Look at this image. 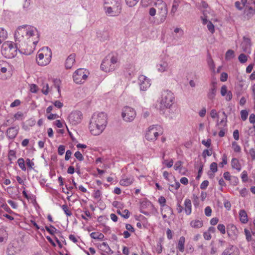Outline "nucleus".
<instances>
[{"label": "nucleus", "instance_id": "obj_1", "mask_svg": "<svg viewBox=\"0 0 255 255\" xmlns=\"http://www.w3.org/2000/svg\"><path fill=\"white\" fill-rule=\"evenodd\" d=\"M107 124V116L105 113H95L91 118L89 128L92 134L98 135L103 131Z\"/></svg>", "mask_w": 255, "mask_h": 255}, {"label": "nucleus", "instance_id": "obj_2", "mask_svg": "<svg viewBox=\"0 0 255 255\" xmlns=\"http://www.w3.org/2000/svg\"><path fill=\"white\" fill-rule=\"evenodd\" d=\"M104 8L107 14L118 15L122 10L121 0H104Z\"/></svg>", "mask_w": 255, "mask_h": 255}, {"label": "nucleus", "instance_id": "obj_3", "mask_svg": "<svg viewBox=\"0 0 255 255\" xmlns=\"http://www.w3.org/2000/svg\"><path fill=\"white\" fill-rule=\"evenodd\" d=\"M18 46L20 47V44L18 42H16L14 46L11 41L4 42L1 46V54L5 58H12L16 55Z\"/></svg>", "mask_w": 255, "mask_h": 255}, {"label": "nucleus", "instance_id": "obj_4", "mask_svg": "<svg viewBox=\"0 0 255 255\" xmlns=\"http://www.w3.org/2000/svg\"><path fill=\"white\" fill-rule=\"evenodd\" d=\"M118 58L115 56L108 55L103 60L101 69L106 72L114 71L117 66Z\"/></svg>", "mask_w": 255, "mask_h": 255}, {"label": "nucleus", "instance_id": "obj_5", "mask_svg": "<svg viewBox=\"0 0 255 255\" xmlns=\"http://www.w3.org/2000/svg\"><path fill=\"white\" fill-rule=\"evenodd\" d=\"M174 96L173 93L169 90H164L162 92L160 105L165 108H170L173 104Z\"/></svg>", "mask_w": 255, "mask_h": 255}, {"label": "nucleus", "instance_id": "obj_6", "mask_svg": "<svg viewBox=\"0 0 255 255\" xmlns=\"http://www.w3.org/2000/svg\"><path fill=\"white\" fill-rule=\"evenodd\" d=\"M42 50L45 53H40L38 54L37 62L39 65L45 66L47 65L51 61V52L48 48H43Z\"/></svg>", "mask_w": 255, "mask_h": 255}, {"label": "nucleus", "instance_id": "obj_7", "mask_svg": "<svg viewBox=\"0 0 255 255\" xmlns=\"http://www.w3.org/2000/svg\"><path fill=\"white\" fill-rule=\"evenodd\" d=\"M88 75V72L85 69H78L73 73V80L77 84L83 83L87 78Z\"/></svg>", "mask_w": 255, "mask_h": 255}, {"label": "nucleus", "instance_id": "obj_8", "mask_svg": "<svg viewBox=\"0 0 255 255\" xmlns=\"http://www.w3.org/2000/svg\"><path fill=\"white\" fill-rule=\"evenodd\" d=\"M135 116L136 112L133 108L126 106L123 109L122 117L125 121L131 122L134 119Z\"/></svg>", "mask_w": 255, "mask_h": 255}, {"label": "nucleus", "instance_id": "obj_9", "mask_svg": "<svg viewBox=\"0 0 255 255\" xmlns=\"http://www.w3.org/2000/svg\"><path fill=\"white\" fill-rule=\"evenodd\" d=\"M27 25L19 26L15 32L14 38L16 42H20L24 40L26 36Z\"/></svg>", "mask_w": 255, "mask_h": 255}, {"label": "nucleus", "instance_id": "obj_10", "mask_svg": "<svg viewBox=\"0 0 255 255\" xmlns=\"http://www.w3.org/2000/svg\"><path fill=\"white\" fill-rule=\"evenodd\" d=\"M158 126L157 125H152L148 128L146 131L145 137L147 140H155L157 139L159 133L157 131Z\"/></svg>", "mask_w": 255, "mask_h": 255}, {"label": "nucleus", "instance_id": "obj_11", "mask_svg": "<svg viewBox=\"0 0 255 255\" xmlns=\"http://www.w3.org/2000/svg\"><path fill=\"white\" fill-rule=\"evenodd\" d=\"M26 32H27V33H26V38L27 39L33 36H36V40L33 42V44L35 45L38 43L39 40V34L37 29L33 26L27 25Z\"/></svg>", "mask_w": 255, "mask_h": 255}, {"label": "nucleus", "instance_id": "obj_12", "mask_svg": "<svg viewBox=\"0 0 255 255\" xmlns=\"http://www.w3.org/2000/svg\"><path fill=\"white\" fill-rule=\"evenodd\" d=\"M82 118V113L79 111L72 112L68 117L69 122L73 125H76L80 123L81 121Z\"/></svg>", "mask_w": 255, "mask_h": 255}, {"label": "nucleus", "instance_id": "obj_13", "mask_svg": "<svg viewBox=\"0 0 255 255\" xmlns=\"http://www.w3.org/2000/svg\"><path fill=\"white\" fill-rule=\"evenodd\" d=\"M138 80L140 89L141 91H146L150 86V80L144 75H140Z\"/></svg>", "mask_w": 255, "mask_h": 255}, {"label": "nucleus", "instance_id": "obj_14", "mask_svg": "<svg viewBox=\"0 0 255 255\" xmlns=\"http://www.w3.org/2000/svg\"><path fill=\"white\" fill-rule=\"evenodd\" d=\"M251 41L250 38L244 36L243 41L241 44L242 48L244 52L250 54L251 53Z\"/></svg>", "mask_w": 255, "mask_h": 255}, {"label": "nucleus", "instance_id": "obj_15", "mask_svg": "<svg viewBox=\"0 0 255 255\" xmlns=\"http://www.w3.org/2000/svg\"><path fill=\"white\" fill-rule=\"evenodd\" d=\"M227 231L228 236L232 239L237 238L238 234V230L237 227L233 224H230L227 226Z\"/></svg>", "mask_w": 255, "mask_h": 255}, {"label": "nucleus", "instance_id": "obj_16", "mask_svg": "<svg viewBox=\"0 0 255 255\" xmlns=\"http://www.w3.org/2000/svg\"><path fill=\"white\" fill-rule=\"evenodd\" d=\"M18 130L19 127L18 126L8 128L6 131L7 138L10 139H13L17 135Z\"/></svg>", "mask_w": 255, "mask_h": 255}, {"label": "nucleus", "instance_id": "obj_17", "mask_svg": "<svg viewBox=\"0 0 255 255\" xmlns=\"http://www.w3.org/2000/svg\"><path fill=\"white\" fill-rule=\"evenodd\" d=\"M76 55L74 53L71 54L66 59L65 67L67 69H71L75 62Z\"/></svg>", "mask_w": 255, "mask_h": 255}, {"label": "nucleus", "instance_id": "obj_18", "mask_svg": "<svg viewBox=\"0 0 255 255\" xmlns=\"http://www.w3.org/2000/svg\"><path fill=\"white\" fill-rule=\"evenodd\" d=\"M154 5L157 7L158 11H162L165 10L168 11V8L166 3L162 0H157L154 3Z\"/></svg>", "mask_w": 255, "mask_h": 255}, {"label": "nucleus", "instance_id": "obj_19", "mask_svg": "<svg viewBox=\"0 0 255 255\" xmlns=\"http://www.w3.org/2000/svg\"><path fill=\"white\" fill-rule=\"evenodd\" d=\"M156 67L159 72H163L167 71L169 68V65L166 60H161L159 63L157 64Z\"/></svg>", "mask_w": 255, "mask_h": 255}, {"label": "nucleus", "instance_id": "obj_20", "mask_svg": "<svg viewBox=\"0 0 255 255\" xmlns=\"http://www.w3.org/2000/svg\"><path fill=\"white\" fill-rule=\"evenodd\" d=\"M184 210L187 215L191 214L192 212L191 201L189 199H186L184 201Z\"/></svg>", "mask_w": 255, "mask_h": 255}, {"label": "nucleus", "instance_id": "obj_21", "mask_svg": "<svg viewBox=\"0 0 255 255\" xmlns=\"http://www.w3.org/2000/svg\"><path fill=\"white\" fill-rule=\"evenodd\" d=\"M133 180V177L132 176L125 178H123L121 180L120 183L122 186H128L132 183Z\"/></svg>", "mask_w": 255, "mask_h": 255}, {"label": "nucleus", "instance_id": "obj_22", "mask_svg": "<svg viewBox=\"0 0 255 255\" xmlns=\"http://www.w3.org/2000/svg\"><path fill=\"white\" fill-rule=\"evenodd\" d=\"M231 166L233 169H236L238 171H240L242 169V166L239 160L236 158H233L231 161Z\"/></svg>", "mask_w": 255, "mask_h": 255}, {"label": "nucleus", "instance_id": "obj_23", "mask_svg": "<svg viewBox=\"0 0 255 255\" xmlns=\"http://www.w3.org/2000/svg\"><path fill=\"white\" fill-rule=\"evenodd\" d=\"M97 36L101 41H104L108 39L109 35L107 31H99L97 32Z\"/></svg>", "mask_w": 255, "mask_h": 255}, {"label": "nucleus", "instance_id": "obj_24", "mask_svg": "<svg viewBox=\"0 0 255 255\" xmlns=\"http://www.w3.org/2000/svg\"><path fill=\"white\" fill-rule=\"evenodd\" d=\"M240 221L242 223H247L248 221V216L246 212L244 210H240L239 212Z\"/></svg>", "mask_w": 255, "mask_h": 255}, {"label": "nucleus", "instance_id": "obj_25", "mask_svg": "<svg viewBox=\"0 0 255 255\" xmlns=\"http://www.w3.org/2000/svg\"><path fill=\"white\" fill-rule=\"evenodd\" d=\"M190 225L192 228L198 229L203 226V223L202 220H195L190 222Z\"/></svg>", "mask_w": 255, "mask_h": 255}, {"label": "nucleus", "instance_id": "obj_26", "mask_svg": "<svg viewBox=\"0 0 255 255\" xmlns=\"http://www.w3.org/2000/svg\"><path fill=\"white\" fill-rule=\"evenodd\" d=\"M168 11H165L164 10L162 11H158V15L159 16L158 24H161L164 22L167 17Z\"/></svg>", "mask_w": 255, "mask_h": 255}, {"label": "nucleus", "instance_id": "obj_27", "mask_svg": "<svg viewBox=\"0 0 255 255\" xmlns=\"http://www.w3.org/2000/svg\"><path fill=\"white\" fill-rule=\"evenodd\" d=\"M7 37V31L2 27H0V44Z\"/></svg>", "mask_w": 255, "mask_h": 255}, {"label": "nucleus", "instance_id": "obj_28", "mask_svg": "<svg viewBox=\"0 0 255 255\" xmlns=\"http://www.w3.org/2000/svg\"><path fill=\"white\" fill-rule=\"evenodd\" d=\"M179 6V1L178 0H174L172 6V8L170 11V14L173 16L175 14V13L177 10L178 7Z\"/></svg>", "mask_w": 255, "mask_h": 255}, {"label": "nucleus", "instance_id": "obj_29", "mask_svg": "<svg viewBox=\"0 0 255 255\" xmlns=\"http://www.w3.org/2000/svg\"><path fill=\"white\" fill-rule=\"evenodd\" d=\"M185 241V239L183 236L179 238L177 248L181 252H183L184 251Z\"/></svg>", "mask_w": 255, "mask_h": 255}, {"label": "nucleus", "instance_id": "obj_30", "mask_svg": "<svg viewBox=\"0 0 255 255\" xmlns=\"http://www.w3.org/2000/svg\"><path fill=\"white\" fill-rule=\"evenodd\" d=\"M90 237L91 238L94 239H98L100 240H102L104 238V235L101 233L99 232H92L90 234Z\"/></svg>", "mask_w": 255, "mask_h": 255}, {"label": "nucleus", "instance_id": "obj_31", "mask_svg": "<svg viewBox=\"0 0 255 255\" xmlns=\"http://www.w3.org/2000/svg\"><path fill=\"white\" fill-rule=\"evenodd\" d=\"M207 63L209 67L211 69V70L215 72V65L214 64V61L211 58L210 55H208V58H207Z\"/></svg>", "mask_w": 255, "mask_h": 255}, {"label": "nucleus", "instance_id": "obj_32", "mask_svg": "<svg viewBox=\"0 0 255 255\" xmlns=\"http://www.w3.org/2000/svg\"><path fill=\"white\" fill-rule=\"evenodd\" d=\"M217 90L210 88L207 94V97L211 100H213L216 96Z\"/></svg>", "mask_w": 255, "mask_h": 255}, {"label": "nucleus", "instance_id": "obj_33", "mask_svg": "<svg viewBox=\"0 0 255 255\" xmlns=\"http://www.w3.org/2000/svg\"><path fill=\"white\" fill-rule=\"evenodd\" d=\"M117 213L125 219H128L130 216V213L127 209L124 210L123 213H122L120 210H118Z\"/></svg>", "mask_w": 255, "mask_h": 255}, {"label": "nucleus", "instance_id": "obj_34", "mask_svg": "<svg viewBox=\"0 0 255 255\" xmlns=\"http://www.w3.org/2000/svg\"><path fill=\"white\" fill-rule=\"evenodd\" d=\"M234 246L229 245L222 253V255H231L233 253Z\"/></svg>", "mask_w": 255, "mask_h": 255}, {"label": "nucleus", "instance_id": "obj_35", "mask_svg": "<svg viewBox=\"0 0 255 255\" xmlns=\"http://www.w3.org/2000/svg\"><path fill=\"white\" fill-rule=\"evenodd\" d=\"M195 165L199 166V170H198V175H197V176L196 177V178L197 179H199L200 178V177L201 176V174L202 173L204 164H203V163L201 161H200L199 163L197 162V163H196Z\"/></svg>", "mask_w": 255, "mask_h": 255}, {"label": "nucleus", "instance_id": "obj_36", "mask_svg": "<svg viewBox=\"0 0 255 255\" xmlns=\"http://www.w3.org/2000/svg\"><path fill=\"white\" fill-rule=\"evenodd\" d=\"M234 57V51L233 50H228L226 53L225 58L226 60H230Z\"/></svg>", "mask_w": 255, "mask_h": 255}, {"label": "nucleus", "instance_id": "obj_37", "mask_svg": "<svg viewBox=\"0 0 255 255\" xmlns=\"http://www.w3.org/2000/svg\"><path fill=\"white\" fill-rule=\"evenodd\" d=\"M17 163L19 167L23 171L26 170V167L24 164V159L22 158H20L17 160Z\"/></svg>", "mask_w": 255, "mask_h": 255}, {"label": "nucleus", "instance_id": "obj_38", "mask_svg": "<svg viewBox=\"0 0 255 255\" xmlns=\"http://www.w3.org/2000/svg\"><path fill=\"white\" fill-rule=\"evenodd\" d=\"M43 87L42 89V93L45 95H47L49 92V88L48 84L47 83H42Z\"/></svg>", "mask_w": 255, "mask_h": 255}, {"label": "nucleus", "instance_id": "obj_39", "mask_svg": "<svg viewBox=\"0 0 255 255\" xmlns=\"http://www.w3.org/2000/svg\"><path fill=\"white\" fill-rule=\"evenodd\" d=\"M241 178H242V182H244V183H246L247 182H248V173H247V171H246V170H244L242 174H241Z\"/></svg>", "mask_w": 255, "mask_h": 255}, {"label": "nucleus", "instance_id": "obj_40", "mask_svg": "<svg viewBox=\"0 0 255 255\" xmlns=\"http://www.w3.org/2000/svg\"><path fill=\"white\" fill-rule=\"evenodd\" d=\"M45 228L46 231L51 235H54L55 232L57 231L56 229L52 225H50L49 227L46 226Z\"/></svg>", "mask_w": 255, "mask_h": 255}, {"label": "nucleus", "instance_id": "obj_41", "mask_svg": "<svg viewBox=\"0 0 255 255\" xmlns=\"http://www.w3.org/2000/svg\"><path fill=\"white\" fill-rule=\"evenodd\" d=\"M53 85L55 88H56L57 89V91L58 93H60V80L58 79H53Z\"/></svg>", "mask_w": 255, "mask_h": 255}, {"label": "nucleus", "instance_id": "obj_42", "mask_svg": "<svg viewBox=\"0 0 255 255\" xmlns=\"http://www.w3.org/2000/svg\"><path fill=\"white\" fill-rule=\"evenodd\" d=\"M238 59L241 63H245L248 60L247 56L243 53L241 54L239 56Z\"/></svg>", "mask_w": 255, "mask_h": 255}, {"label": "nucleus", "instance_id": "obj_43", "mask_svg": "<svg viewBox=\"0 0 255 255\" xmlns=\"http://www.w3.org/2000/svg\"><path fill=\"white\" fill-rule=\"evenodd\" d=\"M180 186V184L179 182L176 181L174 184H171L169 188V190L170 191L173 192V188L175 190H177Z\"/></svg>", "mask_w": 255, "mask_h": 255}, {"label": "nucleus", "instance_id": "obj_44", "mask_svg": "<svg viewBox=\"0 0 255 255\" xmlns=\"http://www.w3.org/2000/svg\"><path fill=\"white\" fill-rule=\"evenodd\" d=\"M210 170L215 173L218 170V165L216 162H212L210 166Z\"/></svg>", "mask_w": 255, "mask_h": 255}, {"label": "nucleus", "instance_id": "obj_45", "mask_svg": "<svg viewBox=\"0 0 255 255\" xmlns=\"http://www.w3.org/2000/svg\"><path fill=\"white\" fill-rule=\"evenodd\" d=\"M245 234L246 235V238L248 242H250L252 240V235L250 231L247 229H245L244 230Z\"/></svg>", "mask_w": 255, "mask_h": 255}, {"label": "nucleus", "instance_id": "obj_46", "mask_svg": "<svg viewBox=\"0 0 255 255\" xmlns=\"http://www.w3.org/2000/svg\"><path fill=\"white\" fill-rule=\"evenodd\" d=\"M232 146L235 152H240L241 151V147L236 141H234L232 143Z\"/></svg>", "mask_w": 255, "mask_h": 255}, {"label": "nucleus", "instance_id": "obj_47", "mask_svg": "<svg viewBox=\"0 0 255 255\" xmlns=\"http://www.w3.org/2000/svg\"><path fill=\"white\" fill-rule=\"evenodd\" d=\"M6 253L8 255H14L16 252L14 250V248L13 246H10L8 247Z\"/></svg>", "mask_w": 255, "mask_h": 255}, {"label": "nucleus", "instance_id": "obj_48", "mask_svg": "<svg viewBox=\"0 0 255 255\" xmlns=\"http://www.w3.org/2000/svg\"><path fill=\"white\" fill-rule=\"evenodd\" d=\"M139 0H126L127 4L129 7L134 6Z\"/></svg>", "mask_w": 255, "mask_h": 255}, {"label": "nucleus", "instance_id": "obj_49", "mask_svg": "<svg viewBox=\"0 0 255 255\" xmlns=\"http://www.w3.org/2000/svg\"><path fill=\"white\" fill-rule=\"evenodd\" d=\"M241 116L243 121H246L248 116V111L246 110H242L241 112Z\"/></svg>", "mask_w": 255, "mask_h": 255}, {"label": "nucleus", "instance_id": "obj_50", "mask_svg": "<svg viewBox=\"0 0 255 255\" xmlns=\"http://www.w3.org/2000/svg\"><path fill=\"white\" fill-rule=\"evenodd\" d=\"M74 156L79 161H83L84 160V157L82 155V153L77 151L74 153Z\"/></svg>", "mask_w": 255, "mask_h": 255}, {"label": "nucleus", "instance_id": "obj_51", "mask_svg": "<svg viewBox=\"0 0 255 255\" xmlns=\"http://www.w3.org/2000/svg\"><path fill=\"white\" fill-rule=\"evenodd\" d=\"M207 26L209 31H210L212 33H213L215 32L214 25L212 22L209 21L207 24Z\"/></svg>", "mask_w": 255, "mask_h": 255}, {"label": "nucleus", "instance_id": "obj_52", "mask_svg": "<svg viewBox=\"0 0 255 255\" xmlns=\"http://www.w3.org/2000/svg\"><path fill=\"white\" fill-rule=\"evenodd\" d=\"M101 247H107V249H105V251L106 252V253H109V254H113V251L111 249V248H110V247L109 246V245H108V244L107 243L103 242L102 244Z\"/></svg>", "mask_w": 255, "mask_h": 255}, {"label": "nucleus", "instance_id": "obj_53", "mask_svg": "<svg viewBox=\"0 0 255 255\" xmlns=\"http://www.w3.org/2000/svg\"><path fill=\"white\" fill-rule=\"evenodd\" d=\"M62 209L67 216H71L72 215V213L68 210V207L66 205H63L62 206Z\"/></svg>", "mask_w": 255, "mask_h": 255}, {"label": "nucleus", "instance_id": "obj_54", "mask_svg": "<svg viewBox=\"0 0 255 255\" xmlns=\"http://www.w3.org/2000/svg\"><path fill=\"white\" fill-rule=\"evenodd\" d=\"M218 230L222 234H224L226 233V228L224 225L220 224L217 226Z\"/></svg>", "mask_w": 255, "mask_h": 255}, {"label": "nucleus", "instance_id": "obj_55", "mask_svg": "<svg viewBox=\"0 0 255 255\" xmlns=\"http://www.w3.org/2000/svg\"><path fill=\"white\" fill-rule=\"evenodd\" d=\"M153 2V0H141L142 5L146 7L149 5H151Z\"/></svg>", "mask_w": 255, "mask_h": 255}, {"label": "nucleus", "instance_id": "obj_56", "mask_svg": "<svg viewBox=\"0 0 255 255\" xmlns=\"http://www.w3.org/2000/svg\"><path fill=\"white\" fill-rule=\"evenodd\" d=\"M210 85L211 89L217 90V82L216 78H213Z\"/></svg>", "mask_w": 255, "mask_h": 255}, {"label": "nucleus", "instance_id": "obj_57", "mask_svg": "<svg viewBox=\"0 0 255 255\" xmlns=\"http://www.w3.org/2000/svg\"><path fill=\"white\" fill-rule=\"evenodd\" d=\"M158 202L162 207L166 206V199L163 196H161L158 199Z\"/></svg>", "mask_w": 255, "mask_h": 255}, {"label": "nucleus", "instance_id": "obj_58", "mask_svg": "<svg viewBox=\"0 0 255 255\" xmlns=\"http://www.w3.org/2000/svg\"><path fill=\"white\" fill-rule=\"evenodd\" d=\"M254 12L250 10H244V14L245 15V17H247L248 19L251 18L253 15Z\"/></svg>", "mask_w": 255, "mask_h": 255}, {"label": "nucleus", "instance_id": "obj_59", "mask_svg": "<svg viewBox=\"0 0 255 255\" xmlns=\"http://www.w3.org/2000/svg\"><path fill=\"white\" fill-rule=\"evenodd\" d=\"M65 146L63 145H60L59 146L58 148V153L59 155H62L65 152Z\"/></svg>", "mask_w": 255, "mask_h": 255}, {"label": "nucleus", "instance_id": "obj_60", "mask_svg": "<svg viewBox=\"0 0 255 255\" xmlns=\"http://www.w3.org/2000/svg\"><path fill=\"white\" fill-rule=\"evenodd\" d=\"M228 77V74L226 72H223L221 74L220 80L222 82H225L227 80Z\"/></svg>", "mask_w": 255, "mask_h": 255}, {"label": "nucleus", "instance_id": "obj_61", "mask_svg": "<svg viewBox=\"0 0 255 255\" xmlns=\"http://www.w3.org/2000/svg\"><path fill=\"white\" fill-rule=\"evenodd\" d=\"M227 87L226 85H223L222 86L221 89V94L222 96H226V94L228 93Z\"/></svg>", "mask_w": 255, "mask_h": 255}, {"label": "nucleus", "instance_id": "obj_62", "mask_svg": "<svg viewBox=\"0 0 255 255\" xmlns=\"http://www.w3.org/2000/svg\"><path fill=\"white\" fill-rule=\"evenodd\" d=\"M227 164V155L224 154L222 158V161L220 163L219 165L221 167H223L224 165H226Z\"/></svg>", "mask_w": 255, "mask_h": 255}, {"label": "nucleus", "instance_id": "obj_63", "mask_svg": "<svg viewBox=\"0 0 255 255\" xmlns=\"http://www.w3.org/2000/svg\"><path fill=\"white\" fill-rule=\"evenodd\" d=\"M205 214L206 216L210 217L211 216L212 209L210 207L207 206L205 209Z\"/></svg>", "mask_w": 255, "mask_h": 255}, {"label": "nucleus", "instance_id": "obj_64", "mask_svg": "<svg viewBox=\"0 0 255 255\" xmlns=\"http://www.w3.org/2000/svg\"><path fill=\"white\" fill-rule=\"evenodd\" d=\"M248 193V191L246 188H244L240 191V195L243 197H246Z\"/></svg>", "mask_w": 255, "mask_h": 255}]
</instances>
